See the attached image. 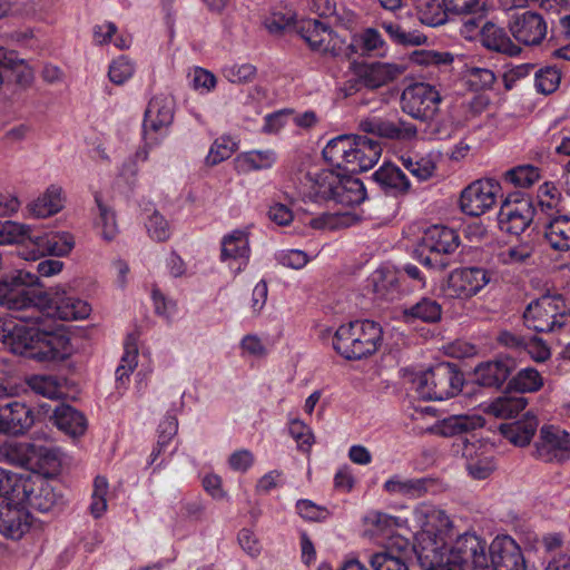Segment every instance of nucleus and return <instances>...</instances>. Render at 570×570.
Segmentation results:
<instances>
[{
	"mask_svg": "<svg viewBox=\"0 0 570 570\" xmlns=\"http://www.w3.org/2000/svg\"><path fill=\"white\" fill-rule=\"evenodd\" d=\"M66 205L63 188L58 184H50L26 206L27 216L35 219H47L59 214Z\"/></svg>",
	"mask_w": 570,
	"mask_h": 570,
	"instance_id": "obj_24",
	"label": "nucleus"
},
{
	"mask_svg": "<svg viewBox=\"0 0 570 570\" xmlns=\"http://www.w3.org/2000/svg\"><path fill=\"white\" fill-rule=\"evenodd\" d=\"M544 239L554 250H570V216L552 217L544 227Z\"/></svg>",
	"mask_w": 570,
	"mask_h": 570,
	"instance_id": "obj_34",
	"label": "nucleus"
},
{
	"mask_svg": "<svg viewBox=\"0 0 570 570\" xmlns=\"http://www.w3.org/2000/svg\"><path fill=\"white\" fill-rule=\"evenodd\" d=\"M538 428L535 415L527 413L521 420L500 425V432L512 444L524 446L530 443Z\"/></svg>",
	"mask_w": 570,
	"mask_h": 570,
	"instance_id": "obj_33",
	"label": "nucleus"
},
{
	"mask_svg": "<svg viewBox=\"0 0 570 570\" xmlns=\"http://www.w3.org/2000/svg\"><path fill=\"white\" fill-rule=\"evenodd\" d=\"M409 60L415 66L439 67L451 65L453 62V56L448 51L421 49L411 52Z\"/></svg>",
	"mask_w": 570,
	"mask_h": 570,
	"instance_id": "obj_48",
	"label": "nucleus"
},
{
	"mask_svg": "<svg viewBox=\"0 0 570 570\" xmlns=\"http://www.w3.org/2000/svg\"><path fill=\"white\" fill-rule=\"evenodd\" d=\"M540 179V170L532 165H520L505 173V180L520 188H528Z\"/></svg>",
	"mask_w": 570,
	"mask_h": 570,
	"instance_id": "obj_54",
	"label": "nucleus"
},
{
	"mask_svg": "<svg viewBox=\"0 0 570 570\" xmlns=\"http://www.w3.org/2000/svg\"><path fill=\"white\" fill-rule=\"evenodd\" d=\"M361 128L370 134L385 138H399L402 136V129L394 122L382 121L380 119H366L361 122Z\"/></svg>",
	"mask_w": 570,
	"mask_h": 570,
	"instance_id": "obj_63",
	"label": "nucleus"
},
{
	"mask_svg": "<svg viewBox=\"0 0 570 570\" xmlns=\"http://www.w3.org/2000/svg\"><path fill=\"white\" fill-rule=\"evenodd\" d=\"M491 281L492 273L485 268L461 267L450 272L441 291L445 297L466 301L480 293Z\"/></svg>",
	"mask_w": 570,
	"mask_h": 570,
	"instance_id": "obj_11",
	"label": "nucleus"
},
{
	"mask_svg": "<svg viewBox=\"0 0 570 570\" xmlns=\"http://www.w3.org/2000/svg\"><path fill=\"white\" fill-rule=\"evenodd\" d=\"M383 28L389 33L391 39L396 43L405 46H420L426 42V37L423 33L416 30L405 31L397 23L384 22Z\"/></svg>",
	"mask_w": 570,
	"mask_h": 570,
	"instance_id": "obj_56",
	"label": "nucleus"
},
{
	"mask_svg": "<svg viewBox=\"0 0 570 570\" xmlns=\"http://www.w3.org/2000/svg\"><path fill=\"white\" fill-rule=\"evenodd\" d=\"M142 220L150 239L163 243L171 237L170 222L155 207L149 206L142 210Z\"/></svg>",
	"mask_w": 570,
	"mask_h": 570,
	"instance_id": "obj_39",
	"label": "nucleus"
},
{
	"mask_svg": "<svg viewBox=\"0 0 570 570\" xmlns=\"http://www.w3.org/2000/svg\"><path fill=\"white\" fill-rule=\"evenodd\" d=\"M407 521L380 511H368L363 518L365 534L370 538H389L387 547L407 548L406 539L394 534V531L406 527Z\"/></svg>",
	"mask_w": 570,
	"mask_h": 570,
	"instance_id": "obj_22",
	"label": "nucleus"
},
{
	"mask_svg": "<svg viewBox=\"0 0 570 570\" xmlns=\"http://www.w3.org/2000/svg\"><path fill=\"white\" fill-rule=\"evenodd\" d=\"M442 101L439 90L424 82L411 85L402 94V109L413 118L432 121Z\"/></svg>",
	"mask_w": 570,
	"mask_h": 570,
	"instance_id": "obj_14",
	"label": "nucleus"
},
{
	"mask_svg": "<svg viewBox=\"0 0 570 570\" xmlns=\"http://www.w3.org/2000/svg\"><path fill=\"white\" fill-rule=\"evenodd\" d=\"M27 385L35 393L48 399H59L63 395L62 383L53 375H31L27 379Z\"/></svg>",
	"mask_w": 570,
	"mask_h": 570,
	"instance_id": "obj_45",
	"label": "nucleus"
},
{
	"mask_svg": "<svg viewBox=\"0 0 570 570\" xmlns=\"http://www.w3.org/2000/svg\"><path fill=\"white\" fill-rule=\"evenodd\" d=\"M240 355L248 358L261 360L267 356L266 343L256 334H246L239 341Z\"/></svg>",
	"mask_w": 570,
	"mask_h": 570,
	"instance_id": "obj_59",
	"label": "nucleus"
},
{
	"mask_svg": "<svg viewBox=\"0 0 570 570\" xmlns=\"http://www.w3.org/2000/svg\"><path fill=\"white\" fill-rule=\"evenodd\" d=\"M284 195L291 205L304 203L343 208L360 205L366 197L365 187L358 178L332 169L306 173L295 185V191H285Z\"/></svg>",
	"mask_w": 570,
	"mask_h": 570,
	"instance_id": "obj_2",
	"label": "nucleus"
},
{
	"mask_svg": "<svg viewBox=\"0 0 570 570\" xmlns=\"http://www.w3.org/2000/svg\"><path fill=\"white\" fill-rule=\"evenodd\" d=\"M296 30L313 50L323 55L338 57L350 49L344 39L315 19H301Z\"/></svg>",
	"mask_w": 570,
	"mask_h": 570,
	"instance_id": "obj_16",
	"label": "nucleus"
},
{
	"mask_svg": "<svg viewBox=\"0 0 570 570\" xmlns=\"http://www.w3.org/2000/svg\"><path fill=\"white\" fill-rule=\"evenodd\" d=\"M237 148L238 144L232 136L217 137L209 147L205 163L207 166H216L230 158Z\"/></svg>",
	"mask_w": 570,
	"mask_h": 570,
	"instance_id": "obj_44",
	"label": "nucleus"
},
{
	"mask_svg": "<svg viewBox=\"0 0 570 570\" xmlns=\"http://www.w3.org/2000/svg\"><path fill=\"white\" fill-rule=\"evenodd\" d=\"M288 433L295 440L299 451L311 452L315 443V436L311 426L299 419H293L288 422Z\"/></svg>",
	"mask_w": 570,
	"mask_h": 570,
	"instance_id": "obj_53",
	"label": "nucleus"
},
{
	"mask_svg": "<svg viewBox=\"0 0 570 570\" xmlns=\"http://www.w3.org/2000/svg\"><path fill=\"white\" fill-rule=\"evenodd\" d=\"M524 323L537 332H551L568 321L564 301L559 295H543L531 302L523 314Z\"/></svg>",
	"mask_w": 570,
	"mask_h": 570,
	"instance_id": "obj_9",
	"label": "nucleus"
},
{
	"mask_svg": "<svg viewBox=\"0 0 570 570\" xmlns=\"http://www.w3.org/2000/svg\"><path fill=\"white\" fill-rule=\"evenodd\" d=\"M38 286H40L39 276L24 269L2 276L0 277V305L12 312L29 313L27 316H19L14 320L37 322L36 326L55 331L42 318L45 312L51 313L49 294L33 289Z\"/></svg>",
	"mask_w": 570,
	"mask_h": 570,
	"instance_id": "obj_4",
	"label": "nucleus"
},
{
	"mask_svg": "<svg viewBox=\"0 0 570 570\" xmlns=\"http://www.w3.org/2000/svg\"><path fill=\"white\" fill-rule=\"evenodd\" d=\"M382 147L372 138L358 135H341L327 141L324 159L348 173L371 169L380 159Z\"/></svg>",
	"mask_w": 570,
	"mask_h": 570,
	"instance_id": "obj_5",
	"label": "nucleus"
},
{
	"mask_svg": "<svg viewBox=\"0 0 570 570\" xmlns=\"http://www.w3.org/2000/svg\"><path fill=\"white\" fill-rule=\"evenodd\" d=\"M527 400L523 396L503 395L491 402L487 411L497 417H512L524 410Z\"/></svg>",
	"mask_w": 570,
	"mask_h": 570,
	"instance_id": "obj_46",
	"label": "nucleus"
},
{
	"mask_svg": "<svg viewBox=\"0 0 570 570\" xmlns=\"http://www.w3.org/2000/svg\"><path fill=\"white\" fill-rule=\"evenodd\" d=\"M75 244V237L69 232H48V256H68L72 252Z\"/></svg>",
	"mask_w": 570,
	"mask_h": 570,
	"instance_id": "obj_52",
	"label": "nucleus"
},
{
	"mask_svg": "<svg viewBox=\"0 0 570 570\" xmlns=\"http://www.w3.org/2000/svg\"><path fill=\"white\" fill-rule=\"evenodd\" d=\"M109 483L108 480L98 475L94 480L90 513L94 518H101L108 509Z\"/></svg>",
	"mask_w": 570,
	"mask_h": 570,
	"instance_id": "obj_50",
	"label": "nucleus"
},
{
	"mask_svg": "<svg viewBox=\"0 0 570 570\" xmlns=\"http://www.w3.org/2000/svg\"><path fill=\"white\" fill-rule=\"evenodd\" d=\"M350 70L356 82L368 89H377L394 81L404 68L387 61H353Z\"/></svg>",
	"mask_w": 570,
	"mask_h": 570,
	"instance_id": "obj_18",
	"label": "nucleus"
},
{
	"mask_svg": "<svg viewBox=\"0 0 570 570\" xmlns=\"http://www.w3.org/2000/svg\"><path fill=\"white\" fill-rule=\"evenodd\" d=\"M400 272L391 265H382L367 278V286L380 298L393 299L400 292Z\"/></svg>",
	"mask_w": 570,
	"mask_h": 570,
	"instance_id": "obj_30",
	"label": "nucleus"
},
{
	"mask_svg": "<svg viewBox=\"0 0 570 570\" xmlns=\"http://www.w3.org/2000/svg\"><path fill=\"white\" fill-rule=\"evenodd\" d=\"M135 71V62L125 56H120L111 61L108 70V77L112 83L119 86L131 79Z\"/></svg>",
	"mask_w": 570,
	"mask_h": 570,
	"instance_id": "obj_58",
	"label": "nucleus"
},
{
	"mask_svg": "<svg viewBox=\"0 0 570 570\" xmlns=\"http://www.w3.org/2000/svg\"><path fill=\"white\" fill-rule=\"evenodd\" d=\"M255 462V454L245 448L237 449L227 456L229 470L240 474L247 473L254 466Z\"/></svg>",
	"mask_w": 570,
	"mask_h": 570,
	"instance_id": "obj_62",
	"label": "nucleus"
},
{
	"mask_svg": "<svg viewBox=\"0 0 570 570\" xmlns=\"http://www.w3.org/2000/svg\"><path fill=\"white\" fill-rule=\"evenodd\" d=\"M191 88L200 95L212 92L217 86L216 76L202 67H193L188 73Z\"/></svg>",
	"mask_w": 570,
	"mask_h": 570,
	"instance_id": "obj_57",
	"label": "nucleus"
},
{
	"mask_svg": "<svg viewBox=\"0 0 570 570\" xmlns=\"http://www.w3.org/2000/svg\"><path fill=\"white\" fill-rule=\"evenodd\" d=\"M26 504H14L11 500L0 504V533L6 538L19 540L29 532L42 531L43 524L31 517Z\"/></svg>",
	"mask_w": 570,
	"mask_h": 570,
	"instance_id": "obj_17",
	"label": "nucleus"
},
{
	"mask_svg": "<svg viewBox=\"0 0 570 570\" xmlns=\"http://www.w3.org/2000/svg\"><path fill=\"white\" fill-rule=\"evenodd\" d=\"M30 230V225L14 220H0V245L16 244Z\"/></svg>",
	"mask_w": 570,
	"mask_h": 570,
	"instance_id": "obj_60",
	"label": "nucleus"
},
{
	"mask_svg": "<svg viewBox=\"0 0 570 570\" xmlns=\"http://www.w3.org/2000/svg\"><path fill=\"white\" fill-rule=\"evenodd\" d=\"M482 45L493 51L515 55L519 50L505 30L492 22H487L480 30Z\"/></svg>",
	"mask_w": 570,
	"mask_h": 570,
	"instance_id": "obj_37",
	"label": "nucleus"
},
{
	"mask_svg": "<svg viewBox=\"0 0 570 570\" xmlns=\"http://www.w3.org/2000/svg\"><path fill=\"white\" fill-rule=\"evenodd\" d=\"M277 159V153L274 149H250L239 153L234 158V168L243 175L269 170L275 166Z\"/></svg>",
	"mask_w": 570,
	"mask_h": 570,
	"instance_id": "obj_28",
	"label": "nucleus"
},
{
	"mask_svg": "<svg viewBox=\"0 0 570 570\" xmlns=\"http://www.w3.org/2000/svg\"><path fill=\"white\" fill-rule=\"evenodd\" d=\"M374 180L383 188L395 193H406L411 183L406 175L395 165L384 164L374 174Z\"/></svg>",
	"mask_w": 570,
	"mask_h": 570,
	"instance_id": "obj_40",
	"label": "nucleus"
},
{
	"mask_svg": "<svg viewBox=\"0 0 570 570\" xmlns=\"http://www.w3.org/2000/svg\"><path fill=\"white\" fill-rule=\"evenodd\" d=\"M28 320L0 322V342L12 353L39 362L63 361L73 353L70 338L61 331H47Z\"/></svg>",
	"mask_w": 570,
	"mask_h": 570,
	"instance_id": "obj_3",
	"label": "nucleus"
},
{
	"mask_svg": "<svg viewBox=\"0 0 570 570\" xmlns=\"http://www.w3.org/2000/svg\"><path fill=\"white\" fill-rule=\"evenodd\" d=\"M348 48L355 53L367 56L384 57L387 52L386 42L382 38L381 33L373 28H367L364 31L354 35Z\"/></svg>",
	"mask_w": 570,
	"mask_h": 570,
	"instance_id": "obj_35",
	"label": "nucleus"
},
{
	"mask_svg": "<svg viewBox=\"0 0 570 570\" xmlns=\"http://www.w3.org/2000/svg\"><path fill=\"white\" fill-rule=\"evenodd\" d=\"M514 366V361L507 356L480 363L474 368V382L482 386L499 387L505 382Z\"/></svg>",
	"mask_w": 570,
	"mask_h": 570,
	"instance_id": "obj_27",
	"label": "nucleus"
},
{
	"mask_svg": "<svg viewBox=\"0 0 570 570\" xmlns=\"http://www.w3.org/2000/svg\"><path fill=\"white\" fill-rule=\"evenodd\" d=\"M35 492V481L30 475L11 473L0 466V504L11 500V503L23 504Z\"/></svg>",
	"mask_w": 570,
	"mask_h": 570,
	"instance_id": "obj_25",
	"label": "nucleus"
},
{
	"mask_svg": "<svg viewBox=\"0 0 570 570\" xmlns=\"http://www.w3.org/2000/svg\"><path fill=\"white\" fill-rule=\"evenodd\" d=\"M442 307L441 305L432 299L424 297L416 304L403 311V318L406 322L420 320L426 323H434L441 320Z\"/></svg>",
	"mask_w": 570,
	"mask_h": 570,
	"instance_id": "obj_42",
	"label": "nucleus"
},
{
	"mask_svg": "<svg viewBox=\"0 0 570 570\" xmlns=\"http://www.w3.org/2000/svg\"><path fill=\"white\" fill-rule=\"evenodd\" d=\"M405 379L419 397L429 401H443L456 395L463 385L460 372L450 363H439L429 368H413Z\"/></svg>",
	"mask_w": 570,
	"mask_h": 570,
	"instance_id": "obj_7",
	"label": "nucleus"
},
{
	"mask_svg": "<svg viewBox=\"0 0 570 570\" xmlns=\"http://www.w3.org/2000/svg\"><path fill=\"white\" fill-rule=\"evenodd\" d=\"M411 417L415 422L414 429L417 433H431L440 436H453L484 424V420L479 415H452L431 422L435 419L432 406L414 409Z\"/></svg>",
	"mask_w": 570,
	"mask_h": 570,
	"instance_id": "obj_8",
	"label": "nucleus"
},
{
	"mask_svg": "<svg viewBox=\"0 0 570 570\" xmlns=\"http://www.w3.org/2000/svg\"><path fill=\"white\" fill-rule=\"evenodd\" d=\"M175 101L169 95H156L145 111L142 131L147 144H157L169 130L174 120Z\"/></svg>",
	"mask_w": 570,
	"mask_h": 570,
	"instance_id": "obj_12",
	"label": "nucleus"
},
{
	"mask_svg": "<svg viewBox=\"0 0 570 570\" xmlns=\"http://www.w3.org/2000/svg\"><path fill=\"white\" fill-rule=\"evenodd\" d=\"M510 385L518 392L532 393L543 386V377L533 367L520 370L511 380Z\"/></svg>",
	"mask_w": 570,
	"mask_h": 570,
	"instance_id": "obj_49",
	"label": "nucleus"
},
{
	"mask_svg": "<svg viewBox=\"0 0 570 570\" xmlns=\"http://www.w3.org/2000/svg\"><path fill=\"white\" fill-rule=\"evenodd\" d=\"M138 365V350L135 345H127L116 368V381L126 384L129 376Z\"/></svg>",
	"mask_w": 570,
	"mask_h": 570,
	"instance_id": "obj_61",
	"label": "nucleus"
},
{
	"mask_svg": "<svg viewBox=\"0 0 570 570\" xmlns=\"http://www.w3.org/2000/svg\"><path fill=\"white\" fill-rule=\"evenodd\" d=\"M534 213V207L529 198L511 196L500 207L499 227L502 232L520 235L531 225Z\"/></svg>",
	"mask_w": 570,
	"mask_h": 570,
	"instance_id": "obj_19",
	"label": "nucleus"
},
{
	"mask_svg": "<svg viewBox=\"0 0 570 570\" xmlns=\"http://www.w3.org/2000/svg\"><path fill=\"white\" fill-rule=\"evenodd\" d=\"M407 548H393L375 553L371 558V566L373 570H407L403 552Z\"/></svg>",
	"mask_w": 570,
	"mask_h": 570,
	"instance_id": "obj_47",
	"label": "nucleus"
},
{
	"mask_svg": "<svg viewBox=\"0 0 570 570\" xmlns=\"http://www.w3.org/2000/svg\"><path fill=\"white\" fill-rule=\"evenodd\" d=\"M33 422V413L24 403L13 401L0 407V433H23Z\"/></svg>",
	"mask_w": 570,
	"mask_h": 570,
	"instance_id": "obj_26",
	"label": "nucleus"
},
{
	"mask_svg": "<svg viewBox=\"0 0 570 570\" xmlns=\"http://www.w3.org/2000/svg\"><path fill=\"white\" fill-rule=\"evenodd\" d=\"M512 36L525 46L540 43L547 36V23L541 14L533 11L513 13L509 21Z\"/></svg>",
	"mask_w": 570,
	"mask_h": 570,
	"instance_id": "obj_23",
	"label": "nucleus"
},
{
	"mask_svg": "<svg viewBox=\"0 0 570 570\" xmlns=\"http://www.w3.org/2000/svg\"><path fill=\"white\" fill-rule=\"evenodd\" d=\"M382 488L384 492L393 497L416 499L426 492V482L424 479L393 474L384 481Z\"/></svg>",
	"mask_w": 570,
	"mask_h": 570,
	"instance_id": "obj_31",
	"label": "nucleus"
},
{
	"mask_svg": "<svg viewBox=\"0 0 570 570\" xmlns=\"http://www.w3.org/2000/svg\"><path fill=\"white\" fill-rule=\"evenodd\" d=\"M383 344L382 326L370 320L342 324L332 338V347L346 360H361L375 354Z\"/></svg>",
	"mask_w": 570,
	"mask_h": 570,
	"instance_id": "obj_6",
	"label": "nucleus"
},
{
	"mask_svg": "<svg viewBox=\"0 0 570 570\" xmlns=\"http://www.w3.org/2000/svg\"><path fill=\"white\" fill-rule=\"evenodd\" d=\"M535 454L546 462L570 459V433L557 425H543L535 442Z\"/></svg>",
	"mask_w": 570,
	"mask_h": 570,
	"instance_id": "obj_20",
	"label": "nucleus"
},
{
	"mask_svg": "<svg viewBox=\"0 0 570 570\" xmlns=\"http://www.w3.org/2000/svg\"><path fill=\"white\" fill-rule=\"evenodd\" d=\"M458 246L459 237L453 229L441 225H433L424 230L416 248V257L422 264L430 266L432 259L425 255L426 252L450 254L454 252Z\"/></svg>",
	"mask_w": 570,
	"mask_h": 570,
	"instance_id": "obj_21",
	"label": "nucleus"
},
{
	"mask_svg": "<svg viewBox=\"0 0 570 570\" xmlns=\"http://www.w3.org/2000/svg\"><path fill=\"white\" fill-rule=\"evenodd\" d=\"M357 216L346 210L324 212L308 219L306 226L317 232H330L353 225Z\"/></svg>",
	"mask_w": 570,
	"mask_h": 570,
	"instance_id": "obj_38",
	"label": "nucleus"
},
{
	"mask_svg": "<svg viewBox=\"0 0 570 570\" xmlns=\"http://www.w3.org/2000/svg\"><path fill=\"white\" fill-rule=\"evenodd\" d=\"M48 233L33 234V226L30 225L29 233L21 237V240L17 244H21L18 250V255L24 259L35 262L41 257L48 256Z\"/></svg>",
	"mask_w": 570,
	"mask_h": 570,
	"instance_id": "obj_41",
	"label": "nucleus"
},
{
	"mask_svg": "<svg viewBox=\"0 0 570 570\" xmlns=\"http://www.w3.org/2000/svg\"><path fill=\"white\" fill-rule=\"evenodd\" d=\"M561 82V72L554 67H543L535 72L534 86L538 92L550 95L554 92Z\"/></svg>",
	"mask_w": 570,
	"mask_h": 570,
	"instance_id": "obj_55",
	"label": "nucleus"
},
{
	"mask_svg": "<svg viewBox=\"0 0 570 570\" xmlns=\"http://www.w3.org/2000/svg\"><path fill=\"white\" fill-rule=\"evenodd\" d=\"M501 185L493 178H481L468 185L460 195V208L470 216H481L493 208Z\"/></svg>",
	"mask_w": 570,
	"mask_h": 570,
	"instance_id": "obj_13",
	"label": "nucleus"
},
{
	"mask_svg": "<svg viewBox=\"0 0 570 570\" xmlns=\"http://www.w3.org/2000/svg\"><path fill=\"white\" fill-rule=\"evenodd\" d=\"M95 203L97 212L94 217V227L102 240L112 242L120 232L116 212L99 195L95 196Z\"/></svg>",
	"mask_w": 570,
	"mask_h": 570,
	"instance_id": "obj_32",
	"label": "nucleus"
},
{
	"mask_svg": "<svg viewBox=\"0 0 570 570\" xmlns=\"http://www.w3.org/2000/svg\"><path fill=\"white\" fill-rule=\"evenodd\" d=\"M53 419L57 428L72 438L83 435L87 430V420L83 414L69 405H59Z\"/></svg>",
	"mask_w": 570,
	"mask_h": 570,
	"instance_id": "obj_36",
	"label": "nucleus"
},
{
	"mask_svg": "<svg viewBox=\"0 0 570 570\" xmlns=\"http://www.w3.org/2000/svg\"><path fill=\"white\" fill-rule=\"evenodd\" d=\"M222 72L229 82L244 83L254 79L256 68L250 63H230L226 65Z\"/></svg>",
	"mask_w": 570,
	"mask_h": 570,
	"instance_id": "obj_64",
	"label": "nucleus"
},
{
	"mask_svg": "<svg viewBox=\"0 0 570 570\" xmlns=\"http://www.w3.org/2000/svg\"><path fill=\"white\" fill-rule=\"evenodd\" d=\"M402 165L419 180H428L436 169V159L433 155L416 157L410 154L400 156Z\"/></svg>",
	"mask_w": 570,
	"mask_h": 570,
	"instance_id": "obj_43",
	"label": "nucleus"
},
{
	"mask_svg": "<svg viewBox=\"0 0 570 570\" xmlns=\"http://www.w3.org/2000/svg\"><path fill=\"white\" fill-rule=\"evenodd\" d=\"M249 227L235 228L220 239L219 261L236 277L243 273L250 259Z\"/></svg>",
	"mask_w": 570,
	"mask_h": 570,
	"instance_id": "obj_15",
	"label": "nucleus"
},
{
	"mask_svg": "<svg viewBox=\"0 0 570 570\" xmlns=\"http://www.w3.org/2000/svg\"><path fill=\"white\" fill-rule=\"evenodd\" d=\"M53 304V314L62 321H83L92 312L91 304L88 301L66 295L61 288H56Z\"/></svg>",
	"mask_w": 570,
	"mask_h": 570,
	"instance_id": "obj_29",
	"label": "nucleus"
},
{
	"mask_svg": "<svg viewBox=\"0 0 570 570\" xmlns=\"http://www.w3.org/2000/svg\"><path fill=\"white\" fill-rule=\"evenodd\" d=\"M413 551L422 570H525L517 542L508 535L485 540L474 533L454 539L450 517L435 505L421 503L413 510Z\"/></svg>",
	"mask_w": 570,
	"mask_h": 570,
	"instance_id": "obj_1",
	"label": "nucleus"
},
{
	"mask_svg": "<svg viewBox=\"0 0 570 570\" xmlns=\"http://www.w3.org/2000/svg\"><path fill=\"white\" fill-rule=\"evenodd\" d=\"M0 461L42 470L53 468L58 461V455L57 451L50 446L20 441H6L0 444Z\"/></svg>",
	"mask_w": 570,
	"mask_h": 570,
	"instance_id": "obj_10",
	"label": "nucleus"
},
{
	"mask_svg": "<svg viewBox=\"0 0 570 570\" xmlns=\"http://www.w3.org/2000/svg\"><path fill=\"white\" fill-rule=\"evenodd\" d=\"M449 13L450 10L444 4V0H429L419 11L421 22L430 27L443 24Z\"/></svg>",
	"mask_w": 570,
	"mask_h": 570,
	"instance_id": "obj_51",
	"label": "nucleus"
}]
</instances>
